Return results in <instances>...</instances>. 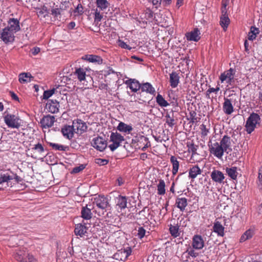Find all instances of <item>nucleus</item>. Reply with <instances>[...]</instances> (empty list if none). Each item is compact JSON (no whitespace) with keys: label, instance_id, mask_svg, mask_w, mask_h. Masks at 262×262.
I'll use <instances>...</instances> for the list:
<instances>
[{"label":"nucleus","instance_id":"nucleus-1","mask_svg":"<svg viewBox=\"0 0 262 262\" xmlns=\"http://www.w3.org/2000/svg\"><path fill=\"white\" fill-rule=\"evenodd\" d=\"M231 141L227 135H224L220 142L210 139L208 144L210 154L218 159H222L225 152L228 154L231 151Z\"/></svg>","mask_w":262,"mask_h":262},{"label":"nucleus","instance_id":"nucleus-2","mask_svg":"<svg viewBox=\"0 0 262 262\" xmlns=\"http://www.w3.org/2000/svg\"><path fill=\"white\" fill-rule=\"evenodd\" d=\"M260 123L259 115L255 113H252L247 118L245 125V130L248 134H251Z\"/></svg>","mask_w":262,"mask_h":262},{"label":"nucleus","instance_id":"nucleus-3","mask_svg":"<svg viewBox=\"0 0 262 262\" xmlns=\"http://www.w3.org/2000/svg\"><path fill=\"white\" fill-rule=\"evenodd\" d=\"M234 75L235 70L232 68H230L222 73L220 76L219 79L221 83L225 82L228 86H233L235 82Z\"/></svg>","mask_w":262,"mask_h":262},{"label":"nucleus","instance_id":"nucleus-4","mask_svg":"<svg viewBox=\"0 0 262 262\" xmlns=\"http://www.w3.org/2000/svg\"><path fill=\"white\" fill-rule=\"evenodd\" d=\"M15 258L18 262H33L35 260L33 255L29 253L24 249L16 251Z\"/></svg>","mask_w":262,"mask_h":262},{"label":"nucleus","instance_id":"nucleus-5","mask_svg":"<svg viewBox=\"0 0 262 262\" xmlns=\"http://www.w3.org/2000/svg\"><path fill=\"white\" fill-rule=\"evenodd\" d=\"M18 176L12 172L10 169L0 170V185L6 183L8 186V183L13 179L17 180Z\"/></svg>","mask_w":262,"mask_h":262},{"label":"nucleus","instance_id":"nucleus-6","mask_svg":"<svg viewBox=\"0 0 262 262\" xmlns=\"http://www.w3.org/2000/svg\"><path fill=\"white\" fill-rule=\"evenodd\" d=\"M124 141V138L120 134L117 132H113L110 136V141L113 143L109 145L108 147L112 151H114L121 145V143Z\"/></svg>","mask_w":262,"mask_h":262},{"label":"nucleus","instance_id":"nucleus-7","mask_svg":"<svg viewBox=\"0 0 262 262\" xmlns=\"http://www.w3.org/2000/svg\"><path fill=\"white\" fill-rule=\"evenodd\" d=\"M15 34L8 28H4L1 33L0 38L6 44L12 43L15 40Z\"/></svg>","mask_w":262,"mask_h":262},{"label":"nucleus","instance_id":"nucleus-8","mask_svg":"<svg viewBox=\"0 0 262 262\" xmlns=\"http://www.w3.org/2000/svg\"><path fill=\"white\" fill-rule=\"evenodd\" d=\"M19 119L14 115L7 114L4 117V121L9 127L18 128L20 126Z\"/></svg>","mask_w":262,"mask_h":262},{"label":"nucleus","instance_id":"nucleus-9","mask_svg":"<svg viewBox=\"0 0 262 262\" xmlns=\"http://www.w3.org/2000/svg\"><path fill=\"white\" fill-rule=\"evenodd\" d=\"M91 144L94 148L100 151H103L107 145L106 140L101 137L93 138Z\"/></svg>","mask_w":262,"mask_h":262},{"label":"nucleus","instance_id":"nucleus-10","mask_svg":"<svg viewBox=\"0 0 262 262\" xmlns=\"http://www.w3.org/2000/svg\"><path fill=\"white\" fill-rule=\"evenodd\" d=\"M74 132L81 135L86 130L87 126L86 123L80 119L74 120L72 125Z\"/></svg>","mask_w":262,"mask_h":262},{"label":"nucleus","instance_id":"nucleus-11","mask_svg":"<svg viewBox=\"0 0 262 262\" xmlns=\"http://www.w3.org/2000/svg\"><path fill=\"white\" fill-rule=\"evenodd\" d=\"M94 203L100 209L105 210L110 206L108 199L104 195H99L94 199Z\"/></svg>","mask_w":262,"mask_h":262},{"label":"nucleus","instance_id":"nucleus-12","mask_svg":"<svg viewBox=\"0 0 262 262\" xmlns=\"http://www.w3.org/2000/svg\"><path fill=\"white\" fill-rule=\"evenodd\" d=\"M212 180L217 184H223L225 179V174L221 171L214 169L210 173Z\"/></svg>","mask_w":262,"mask_h":262},{"label":"nucleus","instance_id":"nucleus-13","mask_svg":"<svg viewBox=\"0 0 262 262\" xmlns=\"http://www.w3.org/2000/svg\"><path fill=\"white\" fill-rule=\"evenodd\" d=\"M55 121L54 116L50 115L44 116L40 120V123L43 128H48L52 127Z\"/></svg>","mask_w":262,"mask_h":262},{"label":"nucleus","instance_id":"nucleus-14","mask_svg":"<svg viewBox=\"0 0 262 262\" xmlns=\"http://www.w3.org/2000/svg\"><path fill=\"white\" fill-rule=\"evenodd\" d=\"M31 151L33 152L32 157L37 159L40 156H44L45 149L43 145L38 142L33 145V147L31 148Z\"/></svg>","mask_w":262,"mask_h":262},{"label":"nucleus","instance_id":"nucleus-15","mask_svg":"<svg viewBox=\"0 0 262 262\" xmlns=\"http://www.w3.org/2000/svg\"><path fill=\"white\" fill-rule=\"evenodd\" d=\"M132 249L128 247L126 249L119 250L114 255V258L120 260H125L131 254Z\"/></svg>","mask_w":262,"mask_h":262},{"label":"nucleus","instance_id":"nucleus-16","mask_svg":"<svg viewBox=\"0 0 262 262\" xmlns=\"http://www.w3.org/2000/svg\"><path fill=\"white\" fill-rule=\"evenodd\" d=\"M8 26L5 28H8L11 31L16 33L20 30L19 21L17 18H11L8 21Z\"/></svg>","mask_w":262,"mask_h":262},{"label":"nucleus","instance_id":"nucleus-17","mask_svg":"<svg viewBox=\"0 0 262 262\" xmlns=\"http://www.w3.org/2000/svg\"><path fill=\"white\" fill-rule=\"evenodd\" d=\"M59 107V102L56 100H49L46 104V108L49 112L53 114L58 112Z\"/></svg>","mask_w":262,"mask_h":262},{"label":"nucleus","instance_id":"nucleus-18","mask_svg":"<svg viewBox=\"0 0 262 262\" xmlns=\"http://www.w3.org/2000/svg\"><path fill=\"white\" fill-rule=\"evenodd\" d=\"M192 246L196 250L202 249L204 246V241L201 235H195L192 238Z\"/></svg>","mask_w":262,"mask_h":262},{"label":"nucleus","instance_id":"nucleus-19","mask_svg":"<svg viewBox=\"0 0 262 262\" xmlns=\"http://www.w3.org/2000/svg\"><path fill=\"white\" fill-rule=\"evenodd\" d=\"M82 60L87 61L90 62L96 63L99 64H102L103 62L102 58L98 55L93 54H86L83 56L81 58Z\"/></svg>","mask_w":262,"mask_h":262},{"label":"nucleus","instance_id":"nucleus-20","mask_svg":"<svg viewBox=\"0 0 262 262\" xmlns=\"http://www.w3.org/2000/svg\"><path fill=\"white\" fill-rule=\"evenodd\" d=\"M127 198L126 196L119 195L117 198L116 209L118 212L121 211L127 207Z\"/></svg>","mask_w":262,"mask_h":262},{"label":"nucleus","instance_id":"nucleus-21","mask_svg":"<svg viewBox=\"0 0 262 262\" xmlns=\"http://www.w3.org/2000/svg\"><path fill=\"white\" fill-rule=\"evenodd\" d=\"M223 110L224 112L227 115H230L233 112L234 108L231 99L224 98V102L223 104Z\"/></svg>","mask_w":262,"mask_h":262},{"label":"nucleus","instance_id":"nucleus-22","mask_svg":"<svg viewBox=\"0 0 262 262\" xmlns=\"http://www.w3.org/2000/svg\"><path fill=\"white\" fill-rule=\"evenodd\" d=\"M199 35V31L198 28H196L190 32L186 33L185 36L188 41H198L200 39Z\"/></svg>","mask_w":262,"mask_h":262},{"label":"nucleus","instance_id":"nucleus-23","mask_svg":"<svg viewBox=\"0 0 262 262\" xmlns=\"http://www.w3.org/2000/svg\"><path fill=\"white\" fill-rule=\"evenodd\" d=\"M73 75L75 76L79 81L82 82L85 80L86 69L81 68H76L73 72Z\"/></svg>","mask_w":262,"mask_h":262},{"label":"nucleus","instance_id":"nucleus-24","mask_svg":"<svg viewBox=\"0 0 262 262\" xmlns=\"http://www.w3.org/2000/svg\"><path fill=\"white\" fill-rule=\"evenodd\" d=\"M169 82L171 88H175L177 87L180 83V76L177 72L173 71L170 74Z\"/></svg>","mask_w":262,"mask_h":262},{"label":"nucleus","instance_id":"nucleus-25","mask_svg":"<svg viewBox=\"0 0 262 262\" xmlns=\"http://www.w3.org/2000/svg\"><path fill=\"white\" fill-rule=\"evenodd\" d=\"M87 230L88 228L85 226V224H77L75 225L74 233L75 235L82 237L87 233Z\"/></svg>","mask_w":262,"mask_h":262},{"label":"nucleus","instance_id":"nucleus-26","mask_svg":"<svg viewBox=\"0 0 262 262\" xmlns=\"http://www.w3.org/2000/svg\"><path fill=\"white\" fill-rule=\"evenodd\" d=\"M63 136L69 139H72L74 136V130L72 126L64 125L61 130Z\"/></svg>","mask_w":262,"mask_h":262},{"label":"nucleus","instance_id":"nucleus-27","mask_svg":"<svg viewBox=\"0 0 262 262\" xmlns=\"http://www.w3.org/2000/svg\"><path fill=\"white\" fill-rule=\"evenodd\" d=\"M224 229V227L220 222L217 221H215L213 226V230L217 234V236L223 237L225 234Z\"/></svg>","mask_w":262,"mask_h":262},{"label":"nucleus","instance_id":"nucleus-28","mask_svg":"<svg viewBox=\"0 0 262 262\" xmlns=\"http://www.w3.org/2000/svg\"><path fill=\"white\" fill-rule=\"evenodd\" d=\"M202 172V170L198 165H193L189 170V178L194 180L198 175H200Z\"/></svg>","mask_w":262,"mask_h":262},{"label":"nucleus","instance_id":"nucleus-29","mask_svg":"<svg viewBox=\"0 0 262 262\" xmlns=\"http://www.w3.org/2000/svg\"><path fill=\"white\" fill-rule=\"evenodd\" d=\"M225 171L228 176L233 180H236L237 178L238 173L237 172V167L232 166L231 167H226Z\"/></svg>","mask_w":262,"mask_h":262},{"label":"nucleus","instance_id":"nucleus-30","mask_svg":"<svg viewBox=\"0 0 262 262\" xmlns=\"http://www.w3.org/2000/svg\"><path fill=\"white\" fill-rule=\"evenodd\" d=\"M125 83L129 85L130 89L134 92H137L141 89V84L135 79H129Z\"/></svg>","mask_w":262,"mask_h":262},{"label":"nucleus","instance_id":"nucleus-31","mask_svg":"<svg viewBox=\"0 0 262 262\" xmlns=\"http://www.w3.org/2000/svg\"><path fill=\"white\" fill-rule=\"evenodd\" d=\"M33 77L30 73H21L18 76V80L21 83H25L31 82Z\"/></svg>","mask_w":262,"mask_h":262},{"label":"nucleus","instance_id":"nucleus-32","mask_svg":"<svg viewBox=\"0 0 262 262\" xmlns=\"http://www.w3.org/2000/svg\"><path fill=\"white\" fill-rule=\"evenodd\" d=\"M176 204L181 211H184L188 205L187 199L186 198H178L176 201Z\"/></svg>","mask_w":262,"mask_h":262},{"label":"nucleus","instance_id":"nucleus-33","mask_svg":"<svg viewBox=\"0 0 262 262\" xmlns=\"http://www.w3.org/2000/svg\"><path fill=\"white\" fill-rule=\"evenodd\" d=\"M138 142L141 143L139 148H141L143 151H144L150 145L148 138L144 136H140L138 137Z\"/></svg>","mask_w":262,"mask_h":262},{"label":"nucleus","instance_id":"nucleus-34","mask_svg":"<svg viewBox=\"0 0 262 262\" xmlns=\"http://www.w3.org/2000/svg\"><path fill=\"white\" fill-rule=\"evenodd\" d=\"M142 92H145L151 95H155L156 91L152 85L148 82L141 84V89Z\"/></svg>","mask_w":262,"mask_h":262},{"label":"nucleus","instance_id":"nucleus-35","mask_svg":"<svg viewBox=\"0 0 262 262\" xmlns=\"http://www.w3.org/2000/svg\"><path fill=\"white\" fill-rule=\"evenodd\" d=\"M117 129L121 132L128 134L130 133L133 129L131 125H127L123 122H120L119 123Z\"/></svg>","mask_w":262,"mask_h":262},{"label":"nucleus","instance_id":"nucleus-36","mask_svg":"<svg viewBox=\"0 0 262 262\" xmlns=\"http://www.w3.org/2000/svg\"><path fill=\"white\" fill-rule=\"evenodd\" d=\"M81 217L86 220H90L92 217L91 209L88 207L87 205L83 207L81 211Z\"/></svg>","mask_w":262,"mask_h":262},{"label":"nucleus","instance_id":"nucleus-37","mask_svg":"<svg viewBox=\"0 0 262 262\" xmlns=\"http://www.w3.org/2000/svg\"><path fill=\"white\" fill-rule=\"evenodd\" d=\"M220 24L224 30L226 31L230 24V19L226 14V12L221 16Z\"/></svg>","mask_w":262,"mask_h":262},{"label":"nucleus","instance_id":"nucleus-38","mask_svg":"<svg viewBox=\"0 0 262 262\" xmlns=\"http://www.w3.org/2000/svg\"><path fill=\"white\" fill-rule=\"evenodd\" d=\"M170 161L172 165V173L173 176L176 175L178 171L179 168V162L178 161L177 158L174 156H171Z\"/></svg>","mask_w":262,"mask_h":262},{"label":"nucleus","instance_id":"nucleus-39","mask_svg":"<svg viewBox=\"0 0 262 262\" xmlns=\"http://www.w3.org/2000/svg\"><path fill=\"white\" fill-rule=\"evenodd\" d=\"M254 234V230L252 229H249L246 231L240 238V242H244L246 240L250 239Z\"/></svg>","mask_w":262,"mask_h":262},{"label":"nucleus","instance_id":"nucleus-40","mask_svg":"<svg viewBox=\"0 0 262 262\" xmlns=\"http://www.w3.org/2000/svg\"><path fill=\"white\" fill-rule=\"evenodd\" d=\"M96 4L97 8L101 11L105 10L110 6L107 0H96Z\"/></svg>","mask_w":262,"mask_h":262},{"label":"nucleus","instance_id":"nucleus-41","mask_svg":"<svg viewBox=\"0 0 262 262\" xmlns=\"http://www.w3.org/2000/svg\"><path fill=\"white\" fill-rule=\"evenodd\" d=\"M259 29L258 28L252 26L250 28V32L248 34V38L250 40H253L255 39L257 36V35L259 33Z\"/></svg>","mask_w":262,"mask_h":262},{"label":"nucleus","instance_id":"nucleus-42","mask_svg":"<svg viewBox=\"0 0 262 262\" xmlns=\"http://www.w3.org/2000/svg\"><path fill=\"white\" fill-rule=\"evenodd\" d=\"M48 144L52 148L53 150L58 151H66L68 149V147L64 146L61 144L58 143H55L52 142H48Z\"/></svg>","mask_w":262,"mask_h":262},{"label":"nucleus","instance_id":"nucleus-43","mask_svg":"<svg viewBox=\"0 0 262 262\" xmlns=\"http://www.w3.org/2000/svg\"><path fill=\"white\" fill-rule=\"evenodd\" d=\"M187 147H188V151L191 153L192 156L197 154L196 151L199 146L195 145L193 141L188 142Z\"/></svg>","mask_w":262,"mask_h":262},{"label":"nucleus","instance_id":"nucleus-44","mask_svg":"<svg viewBox=\"0 0 262 262\" xmlns=\"http://www.w3.org/2000/svg\"><path fill=\"white\" fill-rule=\"evenodd\" d=\"M156 102L161 107H167L169 104L160 94H158L156 97Z\"/></svg>","mask_w":262,"mask_h":262},{"label":"nucleus","instance_id":"nucleus-45","mask_svg":"<svg viewBox=\"0 0 262 262\" xmlns=\"http://www.w3.org/2000/svg\"><path fill=\"white\" fill-rule=\"evenodd\" d=\"M157 191L159 195H164L165 193V183L163 180H159Z\"/></svg>","mask_w":262,"mask_h":262},{"label":"nucleus","instance_id":"nucleus-46","mask_svg":"<svg viewBox=\"0 0 262 262\" xmlns=\"http://www.w3.org/2000/svg\"><path fill=\"white\" fill-rule=\"evenodd\" d=\"M220 90V88L218 85L216 86V87L215 88H211L210 86H209V89L206 92V93H205L206 97L207 99L213 98V97L211 96L210 94L212 93L216 94H217V93L219 92Z\"/></svg>","mask_w":262,"mask_h":262},{"label":"nucleus","instance_id":"nucleus-47","mask_svg":"<svg viewBox=\"0 0 262 262\" xmlns=\"http://www.w3.org/2000/svg\"><path fill=\"white\" fill-rule=\"evenodd\" d=\"M179 227L178 226H172L170 225L169 227V232L171 236L174 237L179 236L180 234L179 232Z\"/></svg>","mask_w":262,"mask_h":262},{"label":"nucleus","instance_id":"nucleus-48","mask_svg":"<svg viewBox=\"0 0 262 262\" xmlns=\"http://www.w3.org/2000/svg\"><path fill=\"white\" fill-rule=\"evenodd\" d=\"M166 118V122L170 127H172L174 125L176 124V122L174 119L173 114H172L170 115L169 114H167L165 116Z\"/></svg>","mask_w":262,"mask_h":262},{"label":"nucleus","instance_id":"nucleus-49","mask_svg":"<svg viewBox=\"0 0 262 262\" xmlns=\"http://www.w3.org/2000/svg\"><path fill=\"white\" fill-rule=\"evenodd\" d=\"M38 17L42 18H45L48 15V9L46 7L43 6L41 8L39 9L37 12Z\"/></svg>","mask_w":262,"mask_h":262},{"label":"nucleus","instance_id":"nucleus-50","mask_svg":"<svg viewBox=\"0 0 262 262\" xmlns=\"http://www.w3.org/2000/svg\"><path fill=\"white\" fill-rule=\"evenodd\" d=\"M257 187L260 190H262V165L258 169V176L256 182Z\"/></svg>","mask_w":262,"mask_h":262},{"label":"nucleus","instance_id":"nucleus-51","mask_svg":"<svg viewBox=\"0 0 262 262\" xmlns=\"http://www.w3.org/2000/svg\"><path fill=\"white\" fill-rule=\"evenodd\" d=\"M200 129H201V137L202 138L206 137L207 136V135L208 134V133H209V129L207 128L206 127V126L204 124H202V125H201Z\"/></svg>","mask_w":262,"mask_h":262},{"label":"nucleus","instance_id":"nucleus-52","mask_svg":"<svg viewBox=\"0 0 262 262\" xmlns=\"http://www.w3.org/2000/svg\"><path fill=\"white\" fill-rule=\"evenodd\" d=\"M190 122L192 123H196L198 120V118L196 116V113L193 111L189 113V118L188 119Z\"/></svg>","mask_w":262,"mask_h":262},{"label":"nucleus","instance_id":"nucleus-53","mask_svg":"<svg viewBox=\"0 0 262 262\" xmlns=\"http://www.w3.org/2000/svg\"><path fill=\"white\" fill-rule=\"evenodd\" d=\"M95 162L99 166H104L108 163L109 160L105 159L96 158L95 159Z\"/></svg>","mask_w":262,"mask_h":262},{"label":"nucleus","instance_id":"nucleus-54","mask_svg":"<svg viewBox=\"0 0 262 262\" xmlns=\"http://www.w3.org/2000/svg\"><path fill=\"white\" fill-rule=\"evenodd\" d=\"M55 91V89H53L48 90V91H45L43 92V98L45 99H48L51 96H52L53 94H54Z\"/></svg>","mask_w":262,"mask_h":262},{"label":"nucleus","instance_id":"nucleus-55","mask_svg":"<svg viewBox=\"0 0 262 262\" xmlns=\"http://www.w3.org/2000/svg\"><path fill=\"white\" fill-rule=\"evenodd\" d=\"M144 18L147 20H151L153 17V12L150 10L147 9L144 13Z\"/></svg>","mask_w":262,"mask_h":262},{"label":"nucleus","instance_id":"nucleus-56","mask_svg":"<svg viewBox=\"0 0 262 262\" xmlns=\"http://www.w3.org/2000/svg\"><path fill=\"white\" fill-rule=\"evenodd\" d=\"M85 167V166L83 164H81L79 166L74 167L72 171L73 173H77L82 170H83Z\"/></svg>","mask_w":262,"mask_h":262},{"label":"nucleus","instance_id":"nucleus-57","mask_svg":"<svg viewBox=\"0 0 262 262\" xmlns=\"http://www.w3.org/2000/svg\"><path fill=\"white\" fill-rule=\"evenodd\" d=\"M146 230L142 227H140L138 230V236L140 239H142L145 235Z\"/></svg>","mask_w":262,"mask_h":262},{"label":"nucleus","instance_id":"nucleus-58","mask_svg":"<svg viewBox=\"0 0 262 262\" xmlns=\"http://www.w3.org/2000/svg\"><path fill=\"white\" fill-rule=\"evenodd\" d=\"M118 45L119 47L123 49H128L129 50H130L132 49V48L130 47L129 45H128L126 43L121 40H118Z\"/></svg>","mask_w":262,"mask_h":262},{"label":"nucleus","instance_id":"nucleus-59","mask_svg":"<svg viewBox=\"0 0 262 262\" xmlns=\"http://www.w3.org/2000/svg\"><path fill=\"white\" fill-rule=\"evenodd\" d=\"M83 6L81 4H79L74 11V12L77 13L78 15H82L83 13Z\"/></svg>","mask_w":262,"mask_h":262},{"label":"nucleus","instance_id":"nucleus-60","mask_svg":"<svg viewBox=\"0 0 262 262\" xmlns=\"http://www.w3.org/2000/svg\"><path fill=\"white\" fill-rule=\"evenodd\" d=\"M102 18V15L100 13V12L97 9L95 12V21H100Z\"/></svg>","mask_w":262,"mask_h":262},{"label":"nucleus","instance_id":"nucleus-61","mask_svg":"<svg viewBox=\"0 0 262 262\" xmlns=\"http://www.w3.org/2000/svg\"><path fill=\"white\" fill-rule=\"evenodd\" d=\"M51 14L54 17H57L61 14L60 10L58 8L53 9L51 10Z\"/></svg>","mask_w":262,"mask_h":262},{"label":"nucleus","instance_id":"nucleus-62","mask_svg":"<svg viewBox=\"0 0 262 262\" xmlns=\"http://www.w3.org/2000/svg\"><path fill=\"white\" fill-rule=\"evenodd\" d=\"M186 252H188V255L192 257H196L199 255V253L196 252L193 249L187 250Z\"/></svg>","mask_w":262,"mask_h":262},{"label":"nucleus","instance_id":"nucleus-63","mask_svg":"<svg viewBox=\"0 0 262 262\" xmlns=\"http://www.w3.org/2000/svg\"><path fill=\"white\" fill-rule=\"evenodd\" d=\"M227 5H228V4H227V1H224V0L222 1V11L223 13H225V12H227L226 7H227Z\"/></svg>","mask_w":262,"mask_h":262},{"label":"nucleus","instance_id":"nucleus-64","mask_svg":"<svg viewBox=\"0 0 262 262\" xmlns=\"http://www.w3.org/2000/svg\"><path fill=\"white\" fill-rule=\"evenodd\" d=\"M162 2V0H152V4L156 8H158Z\"/></svg>","mask_w":262,"mask_h":262}]
</instances>
